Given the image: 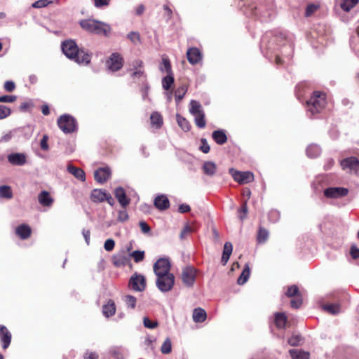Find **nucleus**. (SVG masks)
Returning a JSON list of instances; mask_svg holds the SVG:
<instances>
[{"label":"nucleus","instance_id":"nucleus-1","mask_svg":"<svg viewBox=\"0 0 359 359\" xmlns=\"http://www.w3.org/2000/svg\"><path fill=\"white\" fill-rule=\"evenodd\" d=\"M61 48L67 57L78 64L88 65L91 60V55L83 49H79L74 40L63 41Z\"/></svg>","mask_w":359,"mask_h":359},{"label":"nucleus","instance_id":"nucleus-2","mask_svg":"<svg viewBox=\"0 0 359 359\" xmlns=\"http://www.w3.org/2000/svg\"><path fill=\"white\" fill-rule=\"evenodd\" d=\"M79 25L83 30L97 35L107 36L111 32L109 25L93 19L81 20Z\"/></svg>","mask_w":359,"mask_h":359},{"label":"nucleus","instance_id":"nucleus-3","mask_svg":"<svg viewBox=\"0 0 359 359\" xmlns=\"http://www.w3.org/2000/svg\"><path fill=\"white\" fill-rule=\"evenodd\" d=\"M327 104L326 94L322 91H313L310 98L306 100V110L311 116L320 112Z\"/></svg>","mask_w":359,"mask_h":359},{"label":"nucleus","instance_id":"nucleus-4","mask_svg":"<svg viewBox=\"0 0 359 359\" xmlns=\"http://www.w3.org/2000/svg\"><path fill=\"white\" fill-rule=\"evenodd\" d=\"M156 276V286L161 292L170 291L175 284V276L172 273L163 274L161 272Z\"/></svg>","mask_w":359,"mask_h":359},{"label":"nucleus","instance_id":"nucleus-5","mask_svg":"<svg viewBox=\"0 0 359 359\" xmlns=\"http://www.w3.org/2000/svg\"><path fill=\"white\" fill-rule=\"evenodd\" d=\"M57 126L65 134L72 133L77 129L76 120L69 114H63L57 119Z\"/></svg>","mask_w":359,"mask_h":359},{"label":"nucleus","instance_id":"nucleus-6","mask_svg":"<svg viewBox=\"0 0 359 359\" xmlns=\"http://www.w3.org/2000/svg\"><path fill=\"white\" fill-rule=\"evenodd\" d=\"M146 279L142 274L135 273L129 279L128 287L135 292H142L146 288Z\"/></svg>","mask_w":359,"mask_h":359},{"label":"nucleus","instance_id":"nucleus-7","mask_svg":"<svg viewBox=\"0 0 359 359\" xmlns=\"http://www.w3.org/2000/svg\"><path fill=\"white\" fill-rule=\"evenodd\" d=\"M229 172L233 179L241 184H248L254 180V175L250 171L241 172L234 168H230Z\"/></svg>","mask_w":359,"mask_h":359},{"label":"nucleus","instance_id":"nucleus-8","mask_svg":"<svg viewBox=\"0 0 359 359\" xmlns=\"http://www.w3.org/2000/svg\"><path fill=\"white\" fill-rule=\"evenodd\" d=\"M340 165L346 172L358 175L359 170V160L358 158L354 156L346 158L340 162Z\"/></svg>","mask_w":359,"mask_h":359},{"label":"nucleus","instance_id":"nucleus-9","mask_svg":"<svg viewBox=\"0 0 359 359\" xmlns=\"http://www.w3.org/2000/svg\"><path fill=\"white\" fill-rule=\"evenodd\" d=\"M196 270L194 266H187L182 271V280L183 283L190 287H192L196 280Z\"/></svg>","mask_w":359,"mask_h":359},{"label":"nucleus","instance_id":"nucleus-10","mask_svg":"<svg viewBox=\"0 0 359 359\" xmlns=\"http://www.w3.org/2000/svg\"><path fill=\"white\" fill-rule=\"evenodd\" d=\"M106 65L109 70L117 72L123 65V58L118 53H113L106 61Z\"/></svg>","mask_w":359,"mask_h":359},{"label":"nucleus","instance_id":"nucleus-11","mask_svg":"<svg viewBox=\"0 0 359 359\" xmlns=\"http://www.w3.org/2000/svg\"><path fill=\"white\" fill-rule=\"evenodd\" d=\"M170 262L167 258L158 259L154 264V272L158 274L159 272L163 274L170 273Z\"/></svg>","mask_w":359,"mask_h":359},{"label":"nucleus","instance_id":"nucleus-12","mask_svg":"<svg viewBox=\"0 0 359 359\" xmlns=\"http://www.w3.org/2000/svg\"><path fill=\"white\" fill-rule=\"evenodd\" d=\"M7 159L9 163L15 166H22L27 163V156L24 153H11L7 156Z\"/></svg>","mask_w":359,"mask_h":359},{"label":"nucleus","instance_id":"nucleus-13","mask_svg":"<svg viewBox=\"0 0 359 359\" xmlns=\"http://www.w3.org/2000/svg\"><path fill=\"white\" fill-rule=\"evenodd\" d=\"M111 169L109 167L100 168L94 172L95 180L100 184L106 182L111 177Z\"/></svg>","mask_w":359,"mask_h":359},{"label":"nucleus","instance_id":"nucleus-14","mask_svg":"<svg viewBox=\"0 0 359 359\" xmlns=\"http://www.w3.org/2000/svg\"><path fill=\"white\" fill-rule=\"evenodd\" d=\"M114 196L120 205L126 208L130 203V199L127 197L124 189L121 187H118L114 190Z\"/></svg>","mask_w":359,"mask_h":359},{"label":"nucleus","instance_id":"nucleus-15","mask_svg":"<svg viewBox=\"0 0 359 359\" xmlns=\"http://www.w3.org/2000/svg\"><path fill=\"white\" fill-rule=\"evenodd\" d=\"M154 205L158 210L163 211L169 208L170 201L165 195L161 194L155 198Z\"/></svg>","mask_w":359,"mask_h":359},{"label":"nucleus","instance_id":"nucleus-16","mask_svg":"<svg viewBox=\"0 0 359 359\" xmlns=\"http://www.w3.org/2000/svg\"><path fill=\"white\" fill-rule=\"evenodd\" d=\"M187 60L191 65L198 63L202 57L201 53L197 48H190L187 52Z\"/></svg>","mask_w":359,"mask_h":359},{"label":"nucleus","instance_id":"nucleus-17","mask_svg":"<svg viewBox=\"0 0 359 359\" xmlns=\"http://www.w3.org/2000/svg\"><path fill=\"white\" fill-rule=\"evenodd\" d=\"M11 333L8 330L4 325H1L0 327V337L4 349H6L9 346L11 341Z\"/></svg>","mask_w":359,"mask_h":359},{"label":"nucleus","instance_id":"nucleus-18","mask_svg":"<svg viewBox=\"0 0 359 359\" xmlns=\"http://www.w3.org/2000/svg\"><path fill=\"white\" fill-rule=\"evenodd\" d=\"M39 203L43 207H50L53 203V198L50 193L43 190L38 195Z\"/></svg>","mask_w":359,"mask_h":359},{"label":"nucleus","instance_id":"nucleus-19","mask_svg":"<svg viewBox=\"0 0 359 359\" xmlns=\"http://www.w3.org/2000/svg\"><path fill=\"white\" fill-rule=\"evenodd\" d=\"M212 137L219 145H223L227 142V135L226 131L222 129L216 130L212 132Z\"/></svg>","mask_w":359,"mask_h":359},{"label":"nucleus","instance_id":"nucleus-20","mask_svg":"<svg viewBox=\"0 0 359 359\" xmlns=\"http://www.w3.org/2000/svg\"><path fill=\"white\" fill-rule=\"evenodd\" d=\"M108 192L103 189H95L91 192L90 198L94 203H102L105 201Z\"/></svg>","mask_w":359,"mask_h":359},{"label":"nucleus","instance_id":"nucleus-21","mask_svg":"<svg viewBox=\"0 0 359 359\" xmlns=\"http://www.w3.org/2000/svg\"><path fill=\"white\" fill-rule=\"evenodd\" d=\"M32 233V229L27 224H22L15 229V233L22 240L28 238Z\"/></svg>","mask_w":359,"mask_h":359},{"label":"nucleus","instance_id":"nucleus-22","mask_svg":"<svg viewBox=\"0 0 359 359\" xmlns=\"http://www.w3.org/2000/svg\"><path fill=\"white\" fill-rule=\"evenodd\" d=\"M67 170L79 180L81 182H84L86 180L85 172L81 168L75 167L72 165H68Z\"/></svg>","mask_w":359,"mask_h":359},{"label":"nucleus","instance_id":"nucleus-23","mask_svg":"<svg viewBox=\"0 0 359 359\" xmlns=\"http://www.w3.org/2000/svg\"><path fill=\"white\" fill-rule=\"evenodd\" d=\"M233 251V245L230 242H226L224 245L221 263L223 266L226 265Z\"/></svg>","mask_w":359,"mask_h":359},{"label":"nucleus","instance_id":"nucleus-24","mask_svg":"<svg viewBox=\"0 0 359 359\" xmlns=\"http://www.w3.org/2000/svg\"><path fill=\"white\" fill-rule=\"evenodd\" d=\"M321 151V148L316 144H309L306 149V155L310 158H317L320 155Z\"/></svg>","mask_w":359,"mask_h":359},{"label":"nucleus","instance_id":"nucleus-25","mask_svg":"<svg viewBox=\"0 0 359 359\" xmlns=\"http://www.w3.org/2000/svg\"><path fill=\"white\" fill-rule=\"evenodd\" d=\"M289 353L292 359H309L310 357L309 352L302 349H290Z\"/></svg>","mask_w":359,"mask_h":359},{"label":"nucleus","instance_id":"nucleus-26","mask_svg":"<svg viewBox=\"0 0 359 359\" xmlns=\"http://www.w3.org/2000/svg\"><path fill=\"white\" fill-rule=\"evenodd\" d=\"M115 312H116L115 304H114V301L110 299L108 301L107 304H104L102 307L103 315L105 317L109 318V317L114 315Z\"/></svg>","mask_w":359,"mask_h":359},{"label":"nucleus","instance_id":"nucleus-27","mask_svg":"<svg viewBox=\"0 0 359 359\" xmlns=\"http://www.w3.org/2000/svg\"><path fill=\"white\" fill-rule=\"evenodd\" d=\"M207 314L202 308H196L193 312V320L196 323H203L205 320Z\"/></svg>","mask_w":359,"mask_h":359},{"label":"nucleus","instance_id":"nucleus-28","mask_svg":"<svg viewBox=\"0 0 359 359\" xmlns=\"http://www.w3.org/2000/svg\"><path fill=\"white\" fill-rule=\"evenodd\" d=\"M287 318L285 313L278 312L275 313V324L279 329L284 328L287 323Z\"/></svg>","mask_w":359,"mask_h":359},{"label":"nucleus","instance_id":"nucleus-29","mask_svg":"<svg viewBox=\"0 0 359 359\" xmlns=\"http://www.w3.org/2000/svg\"><path fill=\"white\" fill-rule=\"evenodd\" d=\"M189 112L191 114L196 116L197 114L203 113L204 111L199 102L191 100L189 103Z\"/></svg>","mask_w":359,"mask_h":359},{"label":"nucleus","instance_id":"nucleus-30","mask_svg":"<svg viewBox=\"0 0 359 359\" xmlns=\"http://www.w3.org/2000/svg\"><path fill=\"white\" fill-rule=\"evenodd\" d=\"M150 119L151 125L155 128H160L162 126L163 117L160 113L157 111H154L151 114Z\"/></svg>","mask_w":359,"mask_h":359},{"label":"nucleus","instance_id":"nucleus-31","mask_svg":"<svg viewBox=\"0 0 359 359\" xmlns=\"http://www.w3.org/2000/svg\"><path fill=\"white\" fill-rule=\"evenodd\" d=\"M216 164L212 161H206L203 165V170L205 175L212 176L216 172Z\"/></svg>","mask_w":359,"mask_h":359},{"label":"nucleus","instance_id":"nucleus-32","mask_svg":"<svg viewBox=\"0 0 359 359\" xmlns=\"http://www.w3.org/2000/svg\"><path fill=\"white\" fill-rule=\"evenodd\" d=\"M250 266H249L248 264H246L245 265V267H244L241 274L240 275V276L238 277V278L237 280V283L238 285H243L244 283H245L250 277Z\"/></svg>","mask_w":359,"mask_h":359},{"label":"nucleus","instance_id":"nucleus-33","mask_svg":"<svg viewBox=\"0 0 359 359\" xmlns=\"http://www.w3.org/2000/svg\"><path fill=\"white\" fill-rule=\"evenodd\" d=\"M176 119L178 126L182 128V130H183L185 132H187L190 130V123L184 117L182 116L179 114H177Z\"/></svg>","mask_w":359,"mask_h":359},{"label":"nucleus","instance_id":"nucleus-34","mask_svg":"<svg viewBox=\"0 0 359 359\" xmlns=\"http://www.w3.org/2000/svg\"><path fill=\"white\" fill-rule=\"evenodd\" d=\"M175 79L172 74H167L162 79V86L163 89L168 90L170 88L171 86L174 83Z\"/></svg>","mask_w":359,"mask_h":359},{"label":"nucleus","instance_id":"nucleus-35","mask_svg":"<svg viewBox=\"0 0 359 359\" xmlns=\"http://www.w3.org/2000/svg\"><path fill=\"white\" fill-rule=\"evenodd\" d=\"M187 90L186 86L182 85L175 90V102L177 104L181 102Z\"/></svg>","mask_w":359,"mask_h":359},{"label":"nucleus","instance_id":"nucleus-36","mask_svg":"<svg viewBox=\"0 0 359 359\" xmlns=\"http://www.w3.org/2000/svg\"><path fill=\"white\" fill-rule=\"evenodd\" d=\"M13 197L11 188L7 185L0 186V198L10 199Z\"/></svg>","mask_w":359,"mask_h":359},{"label":"nucleus","instance_id":"nucleus-37","mask_svg":"<svg viewBox=\"0 0 359 359\" xmlns=\"http://www.w3.org/2000/svg\"><path fill=\"white\" fill-rule=\"evenodd\" d=\"M159 69L161 72H165L167 74H172L170 61L168 58L163 57L162 59V63L159 67Z\"/></svg>","mask_w":359,"mask_h":359},{"label":"nucleus","instance_id":"nucleus-38","mask_svg":"<svg viewBox=\"0 0 359 359\" xmlns=\"http://www.w3.org/2000/svg\"><path fill=\"white\" fill-rule=\"evenodd\" d=\"M269 237V231L263 228L260 227L258 231L257 241L259 243H264Z\"/></svg>","mask_w":359,"mask_h":359},{"label":"nucleus","instance_id":"nucleus-39","mask_svg":"<svg viewBox=\"0 0 359 359\" xmlns=\"http://www.w3.org/2000/svg\"><path fill=\"white\" fill-rule=\"evenodd\" d=\"M123 301L126 306L129 309H133L136 306L137 299L130 294H127L123 297Z\"/></svg>","mask_w":359,"mask_h":359},{"label":"nucleus","instance_id":"nucleus-40","mask_svg":"<svg viewBox=\"0 0 359 359\" xmlns=\"http://www.w3.org/2000/svg\"><path fill=\"white\" fill-rule=\"evenodd\" d=\"M247 201H245L241 205V208L238 210V217L243 222L247 217Z\"/></svg>","mask_w":359,"mask_h":359},{"label":"nucleus","instance_id":"nucleus-41","mask_svg":"<svg viewBox=\"0 0 359 359\" xmlns=\"http://www.w3.org/2000/svg\"><path fill=\"white\" fill-rule=\"evenodd\" d=\"M358 1L359 0H344L341 4V7L344 11H349L358 3Z\"/></svg>","mask_w":359,"mask_h":359},{"label":"nucleus","instance_id":"nucleus-42","mask_svg":"<svg viewBox=\"0 0 359 359\" xmlns=\"http://www.w3.org/2000/svg\"><path fill=\"white\" fill-rule=\"evenodd\" d=\"M194 121H195V123L196 125L199 128H203L205 127V113H201V114H197L196 116H194Z\"/></svg>","mask_w":359,"mask_h":359},{"label":"nucleus","instance_id":"nucleus-43","mask_svg":"<svg viewBox=\"0 0 359 359\" xmlns=\"http://www.w3.org/2000/svg\"><path fill=\"white\" fill-rule=\"evenodd\" d=\"M285 295L288 297H299V291L297 285H293L287 288Z\"/></svg>","mask_w":359,"mask_h":359},{"label":"nucleus","instance_id":"nucleus-44","mask_svg":"<svg viewBox=\"0 0 359 359\" xmlns=\"http://www.w3.org/2000/svg\"><path fill=\"white\" fill-rule=\"evenodd\" d=\"M171 351H172L171 341L169 338H167L164 341V342L163 343V344L161 346V351L163 354H168L171 352Z\"/></svg>","mask_w":359,"mask_h":359},{"label":"nucleus","instance_id":"nucleus-45","mask_svg":"<svg viewBox=\"0 0 359 359\" xmlns=\"http://www.w3.org/2000/svg\"><path fill=\"white\" fill-rule=\"evenodd\" d=\"M127 38L135 45L140 43V35L137 32H130L127 34Z\"/></svg>","mask_w":359,"mask_h":359},{"label":"nucleus","instance_id":"nucleus-46","mask_svg":"<svg viewBox=\"0 0 359 359\" xmlns=\"http://www.w3.org/2000/svg\"><path fill=\"white\" fill-rule=\"evenodd\" d=\"M324 196L327 198H337V187H329L324 190Z\"/></svg>","mask_w":359,"mask_h":359},{"label":"nucleus","instance_id":"nucleus-47","mask_svg":"<svg viewBox=\"0 0 359 359\" xmlns=\"http://www.w3.org/2000/svg\"><path fill=\"white\" fill-rule=\"evenodd\" d=\"M319 8L318 4H309L307 5L305 11V16L309 17Z\"/></svg>","mask_w":359,"mask_h":359},{"label":"nucleus","instance_id":"nucleus-48","mask_svg":"<svg viewBox=\"0 0 359 359\" xmlns=\"http://www.w3.org/2000/svg\"><path fill=\"white\" fill-rule=\"evenodd\" d=\"M134 261L136 263L142 262L144 258V252L140 250H135L131 253Z\"/></svg>","mask_w":359,"mask_h":359},{"label":"nucleus","instance_id":"nucleus-49","mask_svg":"<svg viewBox=\"0 0 359 359\" xmlns=\"http://www.w3.org/2000/svg\"><path fill=\"white\" fill-rule=\"evenodd\" d=\"M268 216L270 222L276 223L280 219V214L276 210H271Z\"/></svg>","mask_w":359,"mask_h":359},{"label":"nucleus","instance_id":"nucleus-50","mask_svg":"<svg viewBox=\"0 0 359 359\" xmlns=\"http://www.w3.org/2000/svg\"><path fill=\"white\" fill-rule=\"evenodd\" d=\"M11 113V110L9 107L0 105V119H4L8 117Z\"/></svg>","mask_w":359,"mask_h":359},{"label":"nucleus","instance_id":"nucleus-51","mask_svg":"<svg viewBox=\"0 0 359 359\" xmlns=\"http://www.w3.org/2000/svg\"><path fill=\"white\" fill-rule=\"evenodd\" d=\"M302 340V337L299 335H294L290 337L287 340L288 344L292 346H299L300 341Z\"/></svg>","mask_w":359,"mask_h":359},{"label":"nucleus","instance_id":"nucleus-52","mask_svg":"<svg viewBox=\"0 0 359 359\" xmlns=\"http://www.w3.org/2000/svg\"><path fill=\"white\" fill-rule=\"evenodd\" d=\"M144 326L147 328L154 329L157 327L158 322L157 321H151L149 318L144 317L143 319Z\"/></svg>","mask_w":359,"mask_h":359},{"label":"nucleus","instance_id":"nucleus-53","mask_svg":"<svg viewBox=\"0 0 359 359\" xmlns=\"http://www.w3.org/2000/svg\"><path fill=\"white\" fill-rule=\"evenodd\" d=\"M129 219V215L126 210H119L118 212L117 220L120 222H125Z\"/></svg>","mask_w":359,"mask_h":359},{"label":"nucleus","instance_id":"nucleus-54","mask_svg":"<svg viewBox=\"0 0 359 359\" xmlns=\"http://www.w3.org/2000/svg\"><path fill=\"white\" fill-rule=\"evenodd\" d=\"M113 263L116 266H121L125 264V257L121 255H116L113 257Z\"/></svg>","mask_w":359,"mask_h":359},{"label":"nucleus","instance_id":"nucleus-55","mask_svg":"<svg viewBox=\"0 0 359 359\" xmlns=\"http://www.w3.org/2000/svg\"><path fill=\"white\" fill-rule=\"evenodd\" d=\"M201 145L200 146V150L203 152L204 154H208L210 150V145L208 143V141L205 138H201Z\"/></svg>","mask_w":359,"mask_h":359},{"label":"nucleus","instance_id":"nucleus-56","mask_svg":"<svg viewBox=\"0 0 359 359\" xmlns=\"http://www.w3.org/2000/svg\"><path fill=\"white\" fill-rule=\"evenodd\" d=\"M323 309L330 314L337 313V305L334 304L323 305Z\"/></svg>","mask_w":359,"mask_h":359},{"label":"nucleus","instance_id":"nucleus-57","mask_svg":"<svg viewBox=\"0 0 359 359\" xmlns=\"http://www.w3.org/2000/svg\"><path fill=\"white\" fill-rule=\"evenodd\" d=\"M115 246V242L113 239H107L104 244V250L107 252L111 251Z\"/></svg>","mask_w":359,"mask_h":359},{"label":"nucleus","instance_id":"nucleus-58","mask_svg":"<svg viewBox=\"0 0 359 359\" xmlns=\"http://www.w3.org/2000/svg\"><path fill=\"white\" fill-rule=\"evenodd\" d=\"M15 95H3L0 96V102L11 103L16 100Z\"/></svg>","mask_w":359,"mask_h":359},{"label":"nucleus","instance_id":"nucleus-59","mask_svg":"<svg viewBox=\"0 0 359 359\" xmlns=\"http://www.w3.org/2000/svg\"><path fill=\"white\" fill-rule=\"evenodd\" d=\"M50 1L48 0H38L32 4L33 8H44L49 4Z\"/></svg>","mask_w":359,"mask_h":359},{"label":"nucleus","instance_id":"nucleus-60","mask_svg":"<svg viewBox=\"0 0 359 359\" xmlns=\"http://www.w3.org/2000/svg\"><path fill=\"white\" fill-rule=\"evenodd\" d=\"M48 137L46 135H44L43 136L42 139L41 140L40 147L43 151H47L49 147H48Z\"/></svg>","mask_w":359,"mask_h":359},{"label":"nucleus","instance_id":"nucleus-61","mask_svg":"<svg viewBox=\"0 0 359 359\" xmlns=\"http://www.w3.org/2000/svg\"><path fill=\"white\" fill-rule=\"evenodd\" d=\"M290 304L292 308L299 309L302 304V299L300 297V295L297 299H292Z\"/></svg>","mask_w":359,"mask_h":359},{"label":"nucleus","instance_id":"nucleus-62","mask_svg":"<svg viewBox=\"0 0 359 359\" xmlns=\"http://www.w3.org/2000/svg\"><path fill=\"white\" fill-rule=\"evenodd\" d=\"M350 255L354 259L359 258V248L355 245H351L350 249Z\"/></svg>","mask_w":359,"mask_h":359},{"label":"nucleus","instance_id":"nucleus-63","mask_svg":"<svg viewBox=\"0 0 359 359\" xmlns=\"http://www.w3.org/2000/svg\"><path fill=\"white\" fill-rule=\"evenodd\" d=\"M15 88V84L12 81H7L4 83V89L8 92H12Z\"/></svg>","mask_w":359,"mask_h":359},{"label":"nucleus","instance_id":"nucleus-64","mask_svg":"<svg viewBox=\"0 0 359 359\" xmlns=\"http://www.w3.org/2000/svg\"><path fill=\"white\" fill-rule=\"evenodd\" d=\"M33 102L32 101L22 102L20 106V109L22 111H27L29 108L33 107Z\"/></svg>","mask_w":359,"mask_h":359}]
</instances>
